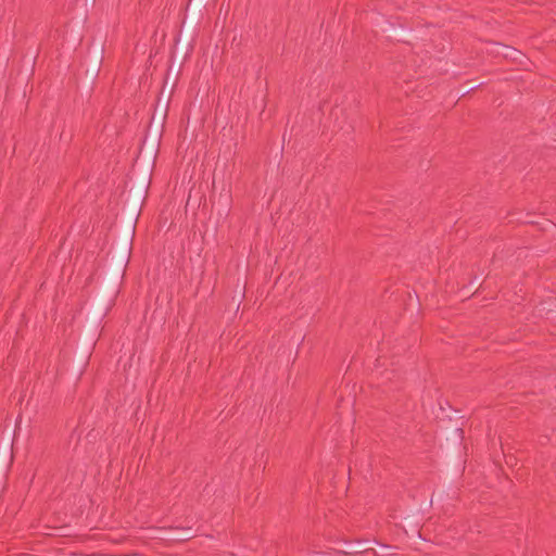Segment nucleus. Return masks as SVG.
<instances>
[{"instance_id": "1", "label": "nucleus", "mask_w": 556, "mask_h": 556, "mask_svg": "<svg viewBox=\"0 0 556 556\" xmlns=\"http://www.w3.org/2000/svg\"><path fill=\"white\" fill-rule=\"evenodd\" d=\"M135 235L136 229L123 226L114 263L105 279L102 290L97 298L89 323L87 325L88 329L101 333L102 321L114 306L116 298L121 292L126 268L131 256Z\"/></svg>"}, {"instance_id": "2", "label": "nucleus", "mask_w": 556, "mask_h": 556, "mask_svg": "<svg viewBox=\"0 0 556 556\" xmlns=\"http://www.w3.org/2000/svg\"><path fill=\"white\" fill-rule=\"evenodd\" d=\"M161 135L156 131L149 134V139L146 146V162L139 176L137 184L131 192V200L128 205L124 226L136 229L138 219L142 212V206L148 198L149 189L152 182V175L156 164V159L160 152Z\"/></svg>"}, {"instance_id": "3", "label": "nucleus", "mask_w": 556, "mask_h": 556, "mask_svg": "<svg viewBox=\"0 0 556 556\" xmlns=\"http://www.w3.org/2000/svg\"><path fill=\"white\" fill-rule=\"evenodd\" d=\"M99 337L100 332L86 328L75 363V371H77L79 376H81L87 368Z\"/></svg>"}, {"instance_id": "4", "label": "nucleus", "mask_w": 556, "mask_h": 556, "mask_svg": "<svg viewBox=\"0 0 556 556\" xmlns=\"http://www.w3.org/2000/svg\"><path fill=\"white\" fill-rule=\"evenodd\" d=\"M175 42L176 47L172 52L170 62L184 66L185 62L191 56L193 52L195 39L178 35Z\"/></svg>"}, {"instance_id": "5", "label": "nucleus", "mask_w": 556, "mask_h": 556, "mask_svg": "<svg viewBox=\"0 0 556 556\" xmlns=\"http://www.w3.org/2000/svg\"><path fill=\"white\" fill-rule=\"evenodd\" d=\"M182 66L170 62L167 72L164 77L163 86L160 91L159 99L170 102L172 96L175 91L177 83L181 74Z\"/></svg>"}, {"instance_id": "6", "label": "nucleus", "mask_w": 556, "mask_h": 556, "mask_svg": "<svg viewBox=\"0 0 556 556\" xmlns=\"http://www.w3.org/2000/svg\"><path fill=\"white\" fill-rule=\"evenodd\" d=\"M169 109V101L160 100L157 98L156 108L152 115L151 124H150V132L156 131V135H163V130L165 127V121L167 117V112Z\"/></svg>"}, {"instance_id": "7", "label": "nucleus", "mask_w": 556, "mask_h": 556, "mask_svg": "<svg viewBox=\"0 0 556 556\" xmlns=\"http://www.w3.org/2000/svg\"><path fill=\"white\" fill-rule=\"evenodd\" d=\"M201 17L202 13L200 11L190 8L189 16L187 20L182 21L181 28L178 35L195 39L198 35L195 26L199 24Z\"/></svg>"}, {"instance_id": "8", "label": "nucleus", "mask_w": 556, "mask_h": 556, "mask_svg": "<svg viewBox=\"0 0 556 556\" xmlns=\"http://www.w3.org/2000/svg\"><path fill=\"white\" fill-rule=\"evenodd\" d=\"M371 551V545L368 540H356L355 542H345L343 548H336L334 552L337 554H342L345 556H356V555H365L369 554Z\"/></svg>"}, {"instance_id": "9", "label": "nucleus", "mask_w": 556, "mask_h": 556, "mask_svg": "<svg viewBox=\"0 0 556 556\" xmlns=\"http://www.w3.org/2000/svg\"><path fill=\"white\" fill-rule=\"evenodd\" d=\"M11 430L9 429L4 443L0 446V472L7 471L13 463V451L12 444L9 445V435Z\"/></svg>"}, {"instance_id": "10", "label": "nucleus", "mask_w": 556, "mask_h": 556, "mask_svg": "<svg viewBox=\"0 0 556 556\" xmlns=\"http://www.w3.org/2000/svg\"><path fill=\"white\" fill-rule=\"evenodd\" d=\"M495 46L498 48L496 50L497 55H503L505 59H510L513 61H517L518 56H521V52L510 46L502 45V43H495Z\"/></svg>"}, {"instance_id": "11", "label": "nucleus", "mask_w": 556, "mask_h": 556, "mask_svg": "<svg viewBox=\"0 0 556 556\" xmlns=\"http://www.w3.org/2000/svg\"><path fill=\"white\" fill-rule=\"evenodd\" d=\"M193 535L192 528L188 527L176 529L175 532L170 534V538L173 541L182 542L193 538Z\"/></svg>"}, {"instance_id": "12", "label": "nucleus", "mask_w": 556, "mask_h": 556, "mask_svg": "<svg viewBox=\"0 0 556 556\" xmlns=\"http://www.w3.org/2000/svg\"><path fill=\"white\" fill-rule=\"evenodd\" d=\"M484 85V81L479 79H470L465 83V88L463 89V94L469 93L471 91H475L476 89L482 87Z\"/></svg>"}, {"instance_id": "13", "label": "nucleus", "mask_w": 556, "mask_h": 556, "mask_svg": "<svg viewBox=\"0 0 556 556\" xmlns=\"http://www.w3.org/2000/svg\"><path fill=\"white\" fill-rule=\"evenodd\" d=\"M101 66H102L101 63H98L94 61L91 62V65L87 71L88 81H91V80L93 81L99 76Z\"/></svg>"}, {"instance_id": "14", "label": "nucleus", "mask_w": 556, "mask_h": 556, "mask_svg": "<svg viewBox=\"0 0 556 556\" xmlns=\"http://www.w3.org/2000/svg\"><path fill=\"white\" fill-rule=\"evenodd\" d=\"M394 547L390 546V545H387V544H382L379 549L376 552L374 551V548L371 547V551H369V554H371V556H386V555H393L394 553H391L390 551L393 549Z\"/></svg>"}, {"instance_id": "15", "label": "nucleus", "mask_w": 556, "mask_h": 556, "mask_svg": "<svg viewBox=\"0 0 556 556\" xmlns=\"http://www.w3.org/2000/svg\"><path fill=\"white\" fill-rule=\"evenodd\" d=\"M103 60H104V47L103 45H98L94 49V52H93V56H92V61L94 62H98V63H103Z\"/></svg>"}, {"instance_id": "16", "label": "nucleus", "mask_w": 556, "mask_h": 556, "mask_svg": "<svg viewBox=\"0 0 556 556\" xmlns=\"http://www.w3.org/2000/svg\"><path fill=\"white\" fill-rule=\"evenodd\" d=\"M450 437L457 444H460L462 441L464 440V430L462 428L452 429L450 431Z\"/></svg>"}, {"instance_id": "17", "label": "nucleus", "mask_w": 556, "mask_h": 556, "mask_svg": "<svg viewBox=\"0 0 556 556\" xmlns=\"http://www.w3.org/2000/svg\"><path fill=\"white\" fill-rule=\"evenodd\" d=\"M384 31H386L388 35H397V36H403V37H405V36H408V35H409V33H407V31H402V30H400V29H396V28H395L393 25H391V24L389 25V27H388V28H386V29H384Z\"/></svg>"}, {"instance_id": "18", "label": "nucleus", "mask_w": 556, "mask_h": 556, "mask_svg": "<svg viewBox=\"0 0 556 556\" xmlns=\"http://www.w3.org/2000/svg\"><path fill=\"white\" fill-rule=\"evenodd\" d=\"M205 1L206 0H192V3H191L190 8L201 12V9L204 5Z\"/></svg>"}, {"instance_id": "19", "label": "nucleus", "mask_w": 556, "mask_h": 556, "mask_svg": "<svg viewBox=\"0 0 556 556\" xmlns=\"http://www.w3.org/2000/svg\"><path fill=\"white\" fill-rule=\"evenodd\" d=\"M469 285L473 288H480L482 286V282L481 280L478 278V276H472V278L470 279V282Z\"/></svg>"}, {"instance_id": "20", "label": "nucleus", "mask_w": 556, "mask_h": 556, "mask_svg": "<svg viewBox=\"0 0 556 556\" xmlns=\"http://www.w3.org/2000/svg\"><path fill=\"white\" fill-rule=\"evenodd\" d=\"M89 4L94 3L96 0H86Z\"/></svg>"}]
</instances>
